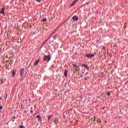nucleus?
Segmentation results:
<instances>
[{
  "mask_svg": "<svg viewBox=\"0 0 128 128\" xmlns=\"http://www.w3.org/2000/svg\"><path fill=\"white\" fill-rule=\"evenodd\" d=\"M50 58H52V56H50V55H48V56H45L43 58V60H44V62L46 60L47 62H48L50 60Z\"/></svg>",
  "mask_w": 128,
  "mask_h": 128,
  "instance_id": "nucleus-1",
  "label": "nucleus"
},
{
  "mask_svg": "<svg viewBox=\"0 0 128 128\" xmlns=\"http://www.w3.org/2000/svg\"><path fill=\"white\" fill-rule=\"evenodd\" d=\"M86 56L88 58H92L94 56V54H87L86 55Z\"/></svg>",
  "mask_w": 128,
  "mask_h": 128,
  "instance_id": "nucleus-2",
  "label": "nucleus"
},
{
  "mask_svg": "<svg viewBox=\"0 0 128 128\" xmlns=\"http://www.w3.org/2000/svg\"><path fill=\"white\" fill-rule=\"evenodd\" d=\"M73 66H74V68L75 70H78L80 69V66H78L74 64H73Z\"/></svg>",
  "mask_w": 128,
  "mask_h": 128,
  "instance_id": "nucleus-3",
  "label": "nucleus"
},
{
  "mask_svg": "<svg viewBox=\"0 0 128 128\" xmlns=\"http://www.w3.org/2000/svg\"><path fill=\"white\" fill-rule=\"evenodd\" d=\"M72 19L73 20H78V17L76 16H74L72 18Z\"/></svg>",
  "mask_w": 128,
  "mask_h": 128,
  "instance_id": "nucleus-4",
  "label": "nucleus"
},
{
  "mask_svg": "<svg viewBox=\"0 0 128 128\" xmlns=\"http://www.w3.org/2000/svg\"><path fill=\"white\" fill-rule=\"evenodd\" d=\"M78 2V0H75L70 5V8H72V6H74V4H76Z\"/></svg>",
  "mask_w": 128,
  "mask_h": 128,
  "instance_id": "nucleus-5",
  "label": "nucleus"
},
{
  "mask_svg": "<svg viewBox=\"0 0 128 128\" xmlns=\"http://www.w3.org/2000/svg\"><path fill=\"white\" fill-rule=\"evenodd\" d=\"M40 59H38L34 64V66H38V63L40 62Z\"/></svg>",
  "mask_w": 128,
  "mask_h": 128,
  "instance_id": "nucleus-6",
  "label": "nucleus"
},
{
  "mask_svg": "<svg viewBox=\"0 0 128 128\" xmlns=\"http://www.w3.org/2000/svg\"><path fill=\"white\" fill-rule=\"evenodd\" d=\"M24 70V68L21 69V70H20V74L21 76H22Z\"/></svg>",
  "mask_w": 128,
  "mask_h": 128,
  "instance_id": "nucleus-7",
  "label": "nucleus"
},
{
  "mask_svg": "<svg viewBox=\"0 0 128 128\" xmlns=\"http://www.w3.org/2000/svg\"><path fill=\"white\" fill-rule=\"evenodd\" d=\"M54 124H58V118H55L54 120Z\"/></svg>",
  "mask_w": 128,
  "mask_h": 128,
  "instance_id": "nucleus-8",
  "label": "nucleus"
},
{
  "mask_svg": "<svg viewBox=\"0 0 128 128\" xmlns=\"http://www.w3.org/2000/svg\"><path fill=\"white\" fill-rule=\"evenodd\" d=\"M68 72V70H65V71L64 72V76L66 77L67 76Z\"/></svg>",
  "mask_w": 128,
  "mask_h": 128,
  "instance_id": "nucleus-9",
  "label": "nucleus"
},
{
  "mask_svg": "<svg viewBox=\"0 0 128 128\" xmlns=\"http://www.w3.org/2000/svg\"><path fill=\"white\" fill-rule=\"evenodd\" d=\"M0 12L1 13V14H4V8H2V10L1 11H0Z\"/></svg>",
  "mask_w": 128,
  "mask_h": 128,
  "instance_id": "nucleus-10",
  "label": "nucleus"
},
{
  "mask_svg": "<svg viewBox=\"0 0 128 128\" xmlns=\"http://www.w3.org/2000/svg\"><path fill=\"white\" fill-rule=\"evenodd\" d=\"M16 76V71L14 70H13L12 72V76L14 78Z\"/></svg>",
  "mask_w": 128,
  "mask_h": 128,
  "instance_id": "nucleus-11",
  "label": "nucleus"
},
{
  "mask_svg": "<svg viewBox=\"0 0 128 128\" xmlns=\"http://www.w3.org/2000/svg\"><path fill=\"white\" fill-rule=\"evenodd\" d=\"M52 115L49 116L48 117V120H50V118H52Z\"/></svg>",
  "mask_w": 128,
  "mask_h": 128,
  "instance_id": "nucleus-12",
  "label": "nucleus"
},
{
  "mask_svg": "<svg viewBox=\"0 0 128 128\" xmlns=\"http://www.w3.org/2000/svg\"><path fill=\"white\" fill-rule=\"evenodd\" d=\"M54 41L52 40L51 42H50V44H51L52 46H54Z\"/></svg>",
  "mask_w": 128,
  "mask_h": 128,
  "instance_id": "nucleus-13",
  "label": "nucleus"
},
{
  "mask_svg": "<svg viewBox=\"0 0 128 128\" xmlns=\"http://www.w3.org/2000/svg\"><path fill=\"white\" fill-rule=\"evenodd\" d=\"M85 68H86L87 70H90V68H88V66L87 65L85 66Z\"/></svg>",
  "mask_w": 128,
  "mask_h": 128,
  "instance_id": "nucleus-14",
  "label": "nucleus"
},
{
  "mask_svg": "<svg viewBox=\"0 0 128 128\" xmlns=\"http://www.w3.org/2000/svg\"><path fill=\"white\" fill-rule=\"evenodd\" d=\"M86 64H81V67L84 68V66H86Z\"/></svg>",
  "mask_w": 128,
  "mask_h": 128,
  "instance_id": "nucleus-15",
  "label": "nucleus"
},
{
  "mask_svg": "<svg viewBox=\"0 0 128 128\" xmlns=\"http://www.w3.org/2000/svg\"><path fill=\"white\" fill-rule=\"evenodd\" d=\"M107 94L108 96H110V92H108Z\"/></svg>",
  "mask_w": 128,
  "mask_h": 128,
  "instance_id": "nucleus-16",
  "label": "nucleus"
},
{
  "mask_svg": "<svg viewBox=\"0 0 128 128\" xmlns=\"http://www.w3.org/2000/svg\"><path fill=\"white\" fill-rule=\"evenodd\" d=\"M38 120L39 122H42V118H40H40H38Z\"/></svg>",
  "mask_w": 128,
  "mask_h": 128,
  "instance_id": "nucleus-17",
  "label": "nucleus"
},
{
  "mask_svg": "<svg viewBox=\"0 0 128 128\" xmlns=\"http://www.w3.org/2000/svg\"><path fill=\"white\" fill-rule=\"evenodd\" d=\"M36 2H42V0H36Z\"/></svg>",
  "mask_w": 128,
  "mask_h": 128,
  "instance_id": "nucleus-18",
  "label": "nucleus"
},
{
  "mask_svg": "<svg viewBox=\"0 0 128 128\" xmlns=\"http://www.w3.org/2000/svg\"><path fill=\"white\" fill-rule=\"evenodd\" d=\"M46 18H44V20H42L43 22H46Z\"/></svg>",
  "mask_w": 128,
  "mask_h": 128,
  "instance_id": "nucleus-19",
  "label": "nucleus"
},
{
  "mask_svg": "<svg viewBox=\"0 0 128 128\" xmlns=\"http://www.w3.org/2000/svg\"><path fill=\"white\" fill-rule=\"evenodd\" d=\"M46 42L45 41V42H43V43H42V46H44V44H46Z\"/></svg>",
  "mask_w": 128,
  "mask_h": 128,
  "instance_id": "nucleus-20",
  "label": "nucleus"
},
{
  "mask_svg": "<svg viewBox=\"0 0 128 128\" xmlns=\"http://www.w3.org/2000/svg\"><path fill=\"white\" fill-rule=\"evenodd\" d=\"M37 118H40V116H36Z\"/></svg>",
  "mask_w": 128,
  "mask_h": 128,
  "instance_id": "nucleus-21",
  "label": "nucleus"
},
{
  "mask_svg": "<svg viewBox=\"0 0 128 128\" xmlns=\"http://www.w3.org/2000/svg\"><path fill=\"white\" fill-rule=\"evenodd\" d=\"M54 34H56V30H54V32H53Z\"/></svg>",
  "mask_w": 128,
  "mask_h": 128,
  "instance_id": "nucleus-22",
  "label": "nucleus"
},
{
  "mask_svg": "<svg viewBox=\"0 0 128 128\" xmlns=\"http://www.w3.org/2000/svg\"><path fill=\"white\" fill-rule=\"evenodd\" d=\"M0 110H2V106H0Z\"/></svg>",
  "mask_w": 128,
  "mask_h": 128,
  "instance_id": "nucleus-23",
  "label": "nucleus"
},
{
  "mask_svg": "<svg viewBox=\"0 0 128 128\" xmlns=\"http://www.w3.org/2000/svg\"><path fill=\"white\" fill-rule=\"evenodd\" d=\"M48 40H50V38H48L47 40H46L45 42H48Z\"/></svg>",
  "mask_w": 128,
  "mask_h": 128,
  "instance_id": "nucleus-24",
  "label": "nucleus"
},
{
  "mask_svg": "<svg viewBox=\"0 0 128 128\" xmlns=\"http://www.w3.org/2000/svg\"><path fill=\"white\" fill-rule=\"evenodd\" d=\"M20 128H24V126H20Z\"/></svg>",
  "mask_w": 128,
  "mask_h": 128,
  "instance_id": "nucleus-25",
  "label": "nucleus"
},
{
  "mask_svg": "<svg viewBox=\"0 0 128 128\" xmlns=\"http://www.w3.org/2000/svg\"><path fill=\"white\" fill-rule=\"evenodd\" d=\"M2 100V97L0 96V100Z\"/></svg>",
  "mask_w": 128,
  "mask_h": 128,
  "instance_id": "nucleus-26",
  "label": "nucleus"
},
{
  "mask_svg": "<svg viewBox=\"0 0 128 128\" xmlns=\"http://www.w3.org/2000/svg\"><path fill=\"white\" fill-rule=\"evenodd\" d=\"M34 112V111H32V110L30 111V112Z\"/></svg>",
  "mask_w": 128,
  "mask_h": 128,
  "instance_id": "nucleus-27",
  "label": "nucleus"
},
{
  "mask_svg": "<svg viewBox=\"0 0 128 128\" xmlns=\"http://www.w3.org/2000/svg\"><path fill=\"white\" fill-rule=\"evenodd\" d=\"M52 38V36H50V37L48 38Z\"/></svg>",
  "mask_w": 128,
  "mask_h": 128,
  "instance_id": "nucleus-28",
  "label": "nucleus"
},
{
  "mask_svg": "<svg viewBox=\"0 0 128 128\" xmlns=\"http://www.w3.org/2000/svg\"><path fill=\"white\" fill-rule=\"evenodd\" d=\"M50 36H52V34Z\"/></svg>",
  "mask_w": 128,
  "mask_h": 128,
  "instance_id": "nucleus-29",
  "label": "nucleus"
},
{
  "mask_svg": "<svg viewBox=\"0 0 128 128\" xmlns=\"http://www.w3.org/2000/svg\"><path fill=\"white\" fill-rule=\"evenodd\" d=\"M88 74V72H86V74Z\"/></svg>",
  "mask_w": 128,
  "mask_h": 128,
  "instance_id": "nucleus-30",
  "label": "nucleus"
},
{
  "mask_svg": "<svg viewBox=\"0 0 128 128\" xmlns=\"http://www.w3.org/2000/svg\"><path fill=\"white\" fill-rule=\"evenodd\" d=\"M54 38H56V36H54V37H53Z\"/></svg>",
  "mask_w": 128,
  "mask_h": 128,
  "instance_id": "nucleus-31",
  "label": "nucleus"
},
{
  "mask_svg": "<svg viewBox=\"0 0 128 128\" xmlns=\"http://www.w3.org/2000/svg\"><path fill=\"white\" fill-rule=\"evenodd\" d=\"M54 34V32H53L52 34Z\"/></svg>",
  "mask_w": 128,
  "mask_h": 128,
  "instance_id": "nucleus-32",
  "label": "nucleus"
},
{
  "mask_svg": "<svg viewBox=\"0 0 128 128\" xmlns=\"http://www.w3.org/2000/svg\"><path fill=\"white\" fill-rule=\"evenodd\" d=\"M60 68H62V66H60Z\"/></svg>",
  "mask_w": 128,
  "mask_h": 128,
  "instance_id": "nucleus-33",
  "label": "nucleus"
},
{
  "mask_svg": "<svg viewBox=\"0 0 128 128\" xmlns=\"http://www.w3.org/2000/svg\"><path fill=\"white\" fill-rule=\"evenodd\" d=\"M115 46H116V45H115Z\"/></svg>",
  "mask_w": 128,
  "mask_h": 128,
  "instance_id": "nucleus-34",
  "label": "nucleus"
},
{
  "mask_svg": "<svg viewBox=\"0 0 128 128\" xmlns=\"http://www.w3.org/2000/svg\"><path fill=\"white\" fill-rule=\"evenodd\" d=\"M105 122H106V121H105Z\"/></svg>",
  "mask_w": 128,
  "mask_h": 128,
  "instance_id": "nucleus-35",
  "label": "nucleus"
},
{
  "mask_svg": "<svg viewBox=\"0 0 128 128\" xmlns=\"http://www.w3.org/2000/svg\"><path fill=\"white\" fill-rule=\"evenodd\" d=\"M94 120H96V119H94Z\"/></svg>",
  "mask_w": 128,
  "mask_h": 128,
  "instance_id": "nucleus-36",
  "label": "nucleus"
}]
</instances>
